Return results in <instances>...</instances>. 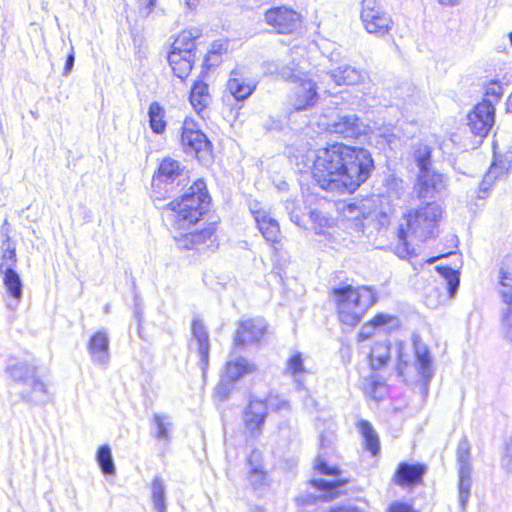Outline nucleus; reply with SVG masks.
Here are the masks:
<instances>
[{"label":"nucleus","mask_w":512,"mask_h":512,"mask_svg":"<svg viewBox=\"0 0 512 512\" xmlns=\"http://www.w3.org/2000/svg\"><path fill=\"white\" fill-rule=\"evenodd\" d=\"M266 417L267 405L264 401L256 398L250 399L243 412V422L252 437H258L261 434Z\"/></svg>","instance_id":"4468645a"},{"label":"nucleus","mask_w":512,"mask_h":512,"mask_svg":"<svg viewBox=\"0 0 512 512\" xmlns=\"http://www.w3.org/2000/svg\"><path fill=\"white\" fill-rule=\"evenodd\" d=\"M390 346L386 342L376 343L370 352V362L373 369L382 368L389 359Z\"/></svg>","instance_id":"58836bf2"},{"label":"nucleus","mask_w":512,"mask_h":512,"mask_svg":"<svg viewBox=\"0 0 512 512\" xmlns=\"http://www.w3.org/2000/svg\"><path fill=\"white\" fill-rule=\"evenodd\" d=\"M408 365V355L404 352L402 344L398 347V360L396 365V371L399 376H404L405 368Z\"/></svg>","instance_id":"13d9d810"},{"label":"nucleus","mask_w":512,"mask_h":512,"mask_svg":"<svg viewBox=\"0 0 512 512\" xmlns=\"http://www.w3.org/2000/svg\"><path fill=\"white\" fill-rule=\"evenodd\" d=\"M181 143L187 154H194L197 157H200V153H208L211 146L207 136L193 120L189 119H186L183 123Z\"/></svg>","instance_id":"9b49d317"},{"label":"nucleus","mask_w":512,"mask_h":512,"mask_svg":"<svg viewBox=\"0 0 512 512\" xmlns=\"http://www.w3.org/2000/svg\"><path fill=\"white\" fill-rule=\"evenodd\" d=\"M468 126L471 132L481 138L492 128L495 120V107L487 103H479L468 114Z\"/></svg>","instance_id":"ddd939ff"},{"label":"nucleus","mask_w":512,"mask_h":512,"mask_svg":"<svg viewBox=\"0 0 512 512\" xmlns=\"http://www.w3.org/2000/svg\"><path fill=\"white\" fill-rule=\"evenodd\" d=\"M151 500L156 512L166 511V486L160 476L154 477L151 483Z\"/></svg>","instance_id":"473e14b6"},{"label":"nucleus","mask_w":512,"mask_h":512,"mask_svg":"<svg viewBox=\"0 0 512 512\" xmlns=\"http://www.w3.org/2000/svg\"><path fill=\"white\" fill-rule=\"evenodd\" d=\"M340 321L348 326L357 325L366 311L375 303L374 291L367 286L354 288L346 285L332 290Z\"/></svg>","instance_id":"7ed1b4c3"},{"label":"nucleus","mask_w":512,"mask_h":512,"mask_svg":"<svg viewBox=\"0 0 512 512\" xmlns=\"http://www.w3.org/2000/svg\"><path fill=\"white\" fill-rule=\"evenodd\" d=\"M149 125L156 134H162L166 129L165 110L156 101L152 102L148 110Z\"/></svg>","instance_id":"f704fd0d"},{"label":"nucleus","mask_w":512,"mask_h":512,"mask_svg":"<svg viewBox=\"0 0 512 512\" xmlns=\"http://www.w3.org/2000/svg\"><path fill=\"white\" fill-rule=\"evenodd\" d=\"M408 236H410V235L407 233L404 225L400 224V226L398 228V232H397V237H398L399 243L395 245L394 252L401 259H406L411 254L410 248H409V245L407 242Z\"/></svg>","instance_id":"49530a36"},{"label":"nucleus","mask_w":512,"mask_h":512,"mask_svg":"<svg viewBox=\"0 0 512 512\" xmlns=\"http://www.w3.org/2000/svg\"><path fill=\"white\" fill-rule=\"evenodd\" d=\"M381 385L380 381L376 378V376L372 375L369 378L365 379L364 382V392L370 397L376 399L377 398V389Z\"/></svg>","instance_id":"4d7b16f0"},{"label":"nucleus","mask_w":512,"mask_h":512,"mask_svg":"<svg viewBox=\"0 0 512 512\" xmlns=\"http://www.w3.org/2000/svg\"><path fill=\"white\" fill-rule=\"evenodd\" d=\"M263 401L267 405V410L270 409L273 412L288 411L290 409L289 401L277 394L270 393Z\"/></svg>","instance_id":"09e8293b"},{"label":"nucleus","mask_w":512,"mask_h":512,"mask_svg":"<svg viewBox=\"0 0 512 512\" xmlns=\"http://www.w3.org/2000/svg\"><path fill=\"white\" fill-rule=\"evenodd\" d=\"M426 470L427 468L424 464L402 462L398 465L395 472L394 482L402 487L415 486L422 482Z\"/></svg>","instance_id":"412c9836"},{"label":"nucleus","mask_w":512,"mask_h":512,"mask_svg":"<svg viewBox=\"0 0 512 512\" xmlns=\"http://www.w3.org/2000/svg\"><path fill=\"white\" fill-rule=\"evenodd\" d=\"M315 467L320 471V473L324 475L339 476L340 474V471L337 467H330L327 465L321 454L317 456Z\"/></svg>","instance_id":"6e6d98bb"},{"label":"nucleus","mask_w":512,"mask_h":512,"mask_svg":"<svg viewBox=\"0 0 512 512\" xmlns=\"http://www.w3.org/2000/svg\"><path fill=\"white\" fill-rule=\"evenodd\" d=\"M347 482V479H337L334 481H328L325 479H313L311 484L318 490L326 492L327 497L332 499L339 494L338 489L344 486Z\"/></svg>","instance_id":"79ce46f5"},{"label":"nucleus","mask_w":512,"mask_h":512,"mask_svg":"<svg viewBox=\"0 0 512 512\" xmlns=\"http://www.w3.org/2000/svg\"><path fill=\"white\" fill-rule=\"evenodd\" d=\"M189 182L188 170L181 163L173 158H164L153 176L152 185L160 186L161 184L187 185Z\"/></svg>","instance_id":"9d476101"},{"label":"nucleus","mask_w":512,"mask_h":512,"mask_svg":"<svg viewBox=\"0 0 512 512\" xmlns=\"http://www.w3.org/2000/svg\"><path fill=\"white\" fill-rule=\"evenodd\" d=\"M366 73L350 65L339 66L334 70L326 72L323 82H334L336 85H355L361 83Z\"/></svg>","instance_id":"aec40b11"},{"label":"nucleus","mask_w":512,"mask_h":512,"mask_svg":"<svg viewBox=\"0 0 512 512\" xmlns=\"http://www.w3.org/2000/svg\"><path fill=\"white\" fill-rule=\"evenodd\" d=\"M255 369L256 368L253 363H250L243 357H239L235 360L227 362L225 374L223 376L235 383L242 376L254 372Z\"/></svg>","instance_id":"cd10ccee"},{"label":"nucleus","mask_w":512,"mask_h":512,"mask_svg":"<svg viewBox=\"0 0 512 512\" xmlns=\"http://www.w3.org/2000/svg\"><path fill=\"white\" fill-rule=\"evenodd\" d=\"M414 353L416 358V369L418 374L424 380L425 385L433 376L432 357L425 343L419 338L413 340Z\"/></svg>","instance_id":"5701e85b"},{"label":"nucleus","mask_w":512,"mask_h":512,"mask_svg":"<svg viewBox=\"0 0 512 512\" xmlns=\"http://www.w3.org/2000/svg\"><path fill=\"white\" fill-rule=\"evenodd\" d=\"M266 328V323L261 318L240 321L234 337V345L243 347L247 342H260L266 333Z\"/></svg>","instance_id":"2eb2a0df"},{"label":"nucleus","mask_w":512,"mask_h":512,"mask_svg":"<svg viewBox=\"0 0 512 512\" xmlns=\"http://www.w3.org/2000/svg\"><path fill=\"white\" fill-rule=\"evenodd\" d=\"M414 159L420 171L430 170L431 149L427 145L419 146L414 152Z\"/></svg>","instance_id":"de8ad7c7"},{"label":"nucleus","mask_w":512,"mask_h":512,"mask_svg":"<svg viewBox=\"0 0 512 512\" xmlns=\"http://www.w3.org/2000/svg\"><path fill=\"white\" fill-rule=\"evenodd\" d=\"M471 446L466 437H463L457 446L456 460L458 471V502L462 511H465L471 496L472 463Z\"/></svg>","instance_id":"423d86ee"},{"label":"nucleus","mask_w":512,"mask_h":512,"mask_svg":"<svg viewBox=\"0 0 512 512\" xmlns=\"http://www.w3.org/2000/svg\"><path fill=\"white\" fill-rule=\"evenodd\" d=\"M195 60V56L186 57L184 54L176 53L175 51H170L168 54V62L175 74L180 79L186 78L192 67Z\"/></svg>","instance_id":"c756f323"},{"label":"nucleus","mask_w":512,"mask_h":512,"mask_svg":"<svg viewBox=\"0 0 512 512\" xmlns=\"http://www.w3.org/2000/svg\"><path fill=\"white\" fill-rule=\"evenodd\" d=\"M190 233L191 236H193V244L196 249L199 245L205 244L207 241H212V238L214 236V229L208 227L200 231H194Z\"/></svg>","instance_id":"864d4df0"},{"label":"nucleus","mask_w":512,"mask_h":512,"mask_svg":"<svg viewBox=\"0 0 512 512\" xmlns=\"http://www.w3.org/2000/svg\"><path fill=\"white\" fill-rule=\"evenodd\" d=\"M512 294V268L501 263L498 272V295L503 298V295Z\"/></svg>","instance_id":"a19ab883"},{"label":"nucleus","mask_w":512,"mask_h":512,"mask_svg":"<svg viewBox=\"0 0 512 512\" xmlns=\"http://www.w3.org/2000/svg\"><path fill=\"white\" fill-rule=\"evenodd\" d=\"M206 183L197 179L181 196L180 200L168 204L170 217L178 229H186L198 222L206 212L209 204Z\"/></svg>","instance_id":"f03ea898"},{"label":"nucleus","mask_w":512,"mask_h":512,"mask_svg":"<svg viewBox=\"0 0 512 512\" xmlns=\"http://www.w3.org/2000/svg\"><path fill=\"white\" fill-rule=\"evenodd\" d=\"M248 475L247 481L255 491H262L269 485L267 472L263 468L262 454L253 450L247 459Z\"/></svg>","instance_id":"f3484780"},{"label":"nucleus","mask_w":512,"mask_h":512,"mask_svg":"<svg viewBox=\"0 0 512 512\" xmlns=\"http://www.w3.org/2000/svg\"><path fill=\"white\" fill-rule=\"evenodd\" d=\"M256 82L240 69H234L227 81V90L237 100L247 99L256 89Z\"/></svg>","instance_id":"dca6fc26"},{"label":"nucleus","mask_w":512,"mask_h":512,"mask_svg":"<svg viewBox=\"0 0 512 512\" xmlns=\"http://www.w3.org/2000/svg\"><path fill=\"white\" fill-rule=\"evenodd\" d=\"M335 436L333 433L329 435L321 434L320 436V448L324 450L326 448H331L334 444Z\"/></svg>","instance_id":"0e129e2a"},{"label":"nucleus","mask_w":512,"mask_h":512,"mask_svg":"<svg viewBox=\"0 0 512 512\" xmlns=\"http://www.w3.org/2000/svg\"><path fill=\"white\" fill-rule=\"evenodd\" d=\"M74 61H75L74 51H73V47H71V52L67 55V58H66L63 75L66 76L71 72V70L73 69V66H74Z\"/></svg>","instance_id":"69168bd1"},{"label":"nucleus","mask_w":512,"mask_h":512,"mask_svg":"<svg viewBox=\"0 0 512 512\" xmlns=\"http://www.w3.org/2000/svg\"><path fill=\"white\" fill-rule=\"evenodd\" d=\"M329 512H362L354 507H337L335 509H331Z\"/></svg>","instance_id":"774afa93"},{"label":"nucleus","mask_w":512,"mask_h":512,"mask_svg":"<svg viewBox=\"0 0 512 512\" xmlns=\"http://www.w3.org/2000/svg\"><path fill=\"white\" fill-rule=\"evenodd\" d=\"M177 241V245L181 249H195L193 244V236H191V233H186L184 235H181L180 237H175Z\"/></svg>","instance_id":"052dcab7"},{"label":"nucleus","mask_w":512,"mask_h":512,"mask_svg":"<svg viewBox=\"0 0 512 512\" xmlns=\"http://www.w3.org/2000/svg\"><path fill=\"white\" fill-rule=\"evenodd\" d=\"M249 209L254 217L255 222L267 212L257 201L251 202L249 204Z\"/></svg>","instance_id":"680f3d73"},{"label":"nucleus","mask_w":512,"mask_h":512,"mask_svg":"<svg viewBox=\"0 0 512 512\" xmlns=\"http://www.w3.org/2000/svg\"><path fill=\"white\" fill-rule=\"evenodd\" d=\"M278 74L295 84L290 96V103L296 111L307 110L317 103L318 92L313 80L296 75L290 69L283 68Z\"/></svg>","instance_id":"0eeeda50"},{"label":"nucleus","mask_w":512,"mask_h":512,"mask_svg":"<svg viewBox=\"0 0 512 512\" xmlns=\"http://www.w3.org/2000/svg\"><path fill=\"white\" fill-rule=\"evenodd\" d=\"M373 169L374 161L367 149L334 143L317 151L313 177L323 190L353 193Z\"/></svg>","instance_id":"f257e3e1"},{"label":"nucleus","mask_w":512,"mask_h":512,"mask_svg":"<svg viewBox=\"0 0 512 512\" xmlns=\"http://www.w3.org/2000/svg\"><path fill=\"white\" fill-rule=\"evenodd\" d=\"M309 218L314 225L315 232L318 234L322 233L324 228L331 227L334 223V219L330 215L317 209L309 211Z\"/></svg>","instance_id":"a18cd8bd"},{"label":"nucleus","mask_w":512,"mask_h":512,"mask_svg":"<svg viewBox=\"0 0 512 512\" xmlns=\"http://www.w3.org/2000/svg\"><path fill=\"white\" fill-rule=\"evenodd\" d=\"M173 422L166 413H154L151 418V435L164 446L171 442Z\"/></svg>","instance_id":"393cba45"},{"label":"nucleus","mask_w":512,"mask_h":512,"mask_svg":"<svg viewBox=\"0 0 512 512\" xmlns=\"http://www.w3.org/2000/svg\"><path fill=\"white\" fill-rule=\"evenodd\" d=\"M211 102L208 85L203 81H196L190 92V103L197 113L204 111Z\"/></svg>","instance_id":"bb28decb"},{"label":"nucleus","mask_w":512,"mask_h":512,"mask_svg":"<svg viewBox=\"0 0 512 512\" xmlns=\"http://www.w3.org/2000/svg\"><path fill=\"white\" fill-rule=\"evenodd\" d=\"M200 36L198 29H189L182 31L174 40L171 51L184 54L186 57L195 56V40Z\"/></svg>","instance_id":"a878e982"},{"label":"nucleus","mask_w":512,"mask_h":512,"mask_svg":"<svg viewBox=\"0 0 512 512\" xmlns=\"http://www.w3.org/2000/svg\"><path fill=\"white\" fill-rule=\"evenodd\" d=\"M139 12L142 16L148 17L156 7L157 0H137Z\"/></svg>","instance_id":"bf43d9fd"},{"label":"nucleus","mask_w":512,"mask_h":512,"mask_svg":"<svg viewBox=\"0 0 512 512\" xmlns=\"http://www.w3.org/2000/svg\"><path fill=\"white\" fill-rule=\"evenodd\" d=\"M97 462L101 471L105 475H112L115 473V465L112 458L111 449L107 445L99 447L96 455Z\"/></svg>","instance_id":"37998d69"},{"label":"nucleus","mask_w":512,"mask_h":512,"mask_svg":"<svg viewBox=\"0 0 512 512\" xmlns=\"http://www.w3.org/2000/svg\"><path fill=\"white\" fill-rule=\"evenodd\" d=\"M447 179L434 170L420 171L415 184V192L421 199H432L446 190Z\"/></svg>","instance_id":"f8f14e48"},{"label":"nucleus","mask_w":512,"mask_h":512,"mask_svg":"<svg viewBox=\"0 0 512 512\" xmlns=\"http://www.w3.org/2000/svg\"><path fill=\"white\" fill-rule=\"evenodd\" d=\"M361 20L366 31L377 37L388 34L393 24L391 17L383 11L377 0L362 1Z\"/></svg>","instance_id":"6e6552de"},{"label":"nucleus","mask_w":512,"mask_h":512,"mask_svg":"<svg viewBox=\"0 0 512 512\" xmlns=\"http://www.w3.org/2000/svg\"><path fill=\"white\" fill-rule=\"evenodd\" d=\"M285 373L292 376L299 385L301 384V379L306 373V369L304 367L303 356L300 352L295 351L287 359Z\"/></svg>","instance_id":"c9c22d12"},{"label":"nucleus","mask_w":512,"mask_h":512,"mask_svg":"<svg viewBox=\"0 0 512 512\" xmlns=\"http://www.w3.org/2000/svg\"><path fill=\"white\" fill-rule=\"evenodd\" d=\"M192 335L199 355V366L205 375L209 364L210 342L209 335L203 322L194 318L192 322Z\"/></svg>","instance_id":"6ab92c4d"},{"label":"nucleus","mask_w":512,"mask_h":512,"mask_svg":"<svg viewBox=\"0 0 512 512\" xmlns=\"http://www.w3.org/2000/svg\"><path fill=\"white\" fill-rule=\"evenodd\" d=\"M380 136L384 139V141L388 145L395 144V142L397 140V137L392 132H390L389 130H386L385 132L381 133Z\"/></svg>","instance_id":"338daca9"},{"label":"nucleus","mask_w":512,"mask_h":512,"mask_svg":"<svg viewBox=\"0 0 512 512\" xmlns=\"http://www.w3.org/2000/svg\"><path fill=\"white\" fill-rule=\"evenodd\" d=\"M385 186L391 197L399 198L405 192L404 181L393 175L386 179Z\"/></svg>","instance_id":"3c124183"},{"label":"nucleus","mask_w":512,"mask_h":512,"mask_svg":"<svg viewBox=\"0 0 512 512\" xmlns=\"http://www.w3.org/2000/svg\"><path fill=\"white\" fill-rule=\"evenodd\" d=\"M357 427L364 439L365 449L368 450L373 456L378 455L380 452L379 437L371 424L366 420H361L358 422Z\"/></svg>","instance_id":"7c9ffc66"},{"label":"nucleus","mask_w":512,"mask_h":512,"mask_svg":"<svg viewBox=\"0 0 512 512\" xmlns=\"http://www.w3.org/2000/svg\"><path fill=\"white\" fill-rule=\"evenodd\" d=\"M264 21L279 34H291L301 24L298 12L287 6H274L264 13Z\"/></svg>","instance_id":"1a4fd4ad"},{"label":"nucleus","mask_w":512,"mask_h":512,"mask_svg":"<svg viewBox=\"0 0 512 512\" xmlns=\"http://www.w3.org/2000/svg\"><path fill=\"white\" fill-rule=\"evenodd\" d=\"M500 301L502 330L504 332L505 338L512 341V294L505 293L503 298H500Z\"/></svg>","instance_id":"2f4dec72"},{"label":"nucleus","mask_w":512,"mask_h":512,"mask_svg":"<svg viewBox=\"0 0 512 512\" xmlns=\"http://www.w3.org/2000/svg\"><path fill=\"white\" fill-rule=\"evenodd\" d=\"M389 512H414L412 507L403 502H394L389 506Z\"/></svg>","instance_id":"e2e57ef3"},{"label":"nucleus","mask_w":512,"mask_h":512,"mask_svg":"<svg viewBox=\"0 0 512 512\" xmlns=\"http://www.w3.org/2000/svg\"><path fill=\"white\" fill-rule=\"evenodd\" d=\"M2 254L0 256V274L11 271L14 269L17 258L15 247L11 244L10 238L7 236L6 240L2 242Z\"/></svg>","instance_id":"e433bc0d"},{"label":"nucleus","mask_w":512,"mask_h":512,"mask_svg":"<svg viewBox=\"0 0 512 512\" xmlns=\"http://www.w3.org/2000/svg\"><path fill=\"white\" fill-rule=\"evenodd\" d=\"M436 270L441 275V277L446 281L447 290L450 297H454L458 291L460 284L459 273L452 269L451 267L446 266H437Z\"/></svg>","instance_id":"ea45409f"},{"label":"nucleus","mask_w":512,"mask_h":512,"mask_svg":"<svg viewBox=\"0 0 512 512\" xmlns=\"http://www.w3.org/2000/svg\"><path fill=\"white\" fill-rule=\"evenodd\" d=\"M285 208L287 212L290 215V219L292 222H294L297 226H303L304 225V215L305 212L300 207V205L297 204L295 200H286L285 202Z\"/></svg>","instance_id":"8fccbe9b"},{"label":"nucleus","mask_w":512,"mask_h":512,"mask_svg":"<svg viewBox=\"0 0 512 512\" xmlns=\"http://www.w3.org/2000/svg\"><path fill=\"white\" fill-rule=\"evenodd\" d=\"M398 325V320L388 314H377L369 323L365 324L360 332L361 339H366L370 336L371 331L375 328H384L388 326L389 329Z\"/></svg>","instance_id":"72a5a7b5"},{"label":"nucleus","mask_w":512,"mask_h":512,"mask_svg":"<svg viewBox=\"0 0 512 512\" xmlns=\"http://www.w3.org/2000/svg\"><path fill=\"white\" fill-rule=\"evenodd\" d=\"M503 95V87L499 80L493 79L485 86L484 99L481 103L491 104L493 107Z\"/></svg>","instance_id":"c03bdc74"},{"label":"nucleus","mask_w":512,"mask_h":512,"mask_svg":"<svg viewBox=\"0 0 512 512\" xmlns=\"http://www.w3.org/2000/svg\"><path fill=\"white\" fill-rule=\"evenodd\" d=\"M3 276V283L11 297L20 300L22 297V281L19 274L15 269L1 274Z\"/></svg>","instance_id":"4c0bfd02"},{"label":"nucleus","mask_w":512,"mask_h":512,"mask_svg":"<svg viewBox=\"0 0 512 512\" xmlns=\"http://www.w3.org/2000/svg\"><path fill=\"white\" fill-rule=\"evenodd\" d=\"M88 351L94 363L106 365L110 359L108 334L103 330L97 331L88 343Z\"/></svg>","instance_id":"b1692460"},{"label":"nucleus","mask_w":512,"mask_h":512,"mask_svg":"<svg viewBox=\"0 0 512 512\" xmlns=\"http://www.w3.org/2000/svg\"><path fill=\"white\" fill-rule=\"evenodd\" d=\"M329 131L343 138H357L365 132V126L355 114L338 116L329 124Z\"/></svg>","instance_id":"a211bd4d"},{"label":"nucleus","mask_w":512,"mask_h":512,"mask_svg":"<svg viewBox=\"0 0 512 512\" xmlns=\"http://www.w3.org/2000/svg\"><path fill=\"white\" fill-rule=\"evenodd\" d=\"M509 168L510 163L499 159L496 153L494 152V161L491 164L489 171L485 174L482 182L480 183L478 198H487L489 191L493 186L495 180L506 175Z\"/></svg>","instance_id":"4be33fe9"},{"label":"nucleus","mask_w":512,"mask_h":512,"mask_svg":"<svg viewBox=\"0 0 512 512\" xmlns=\"http://www.w3.org/2000/svg\"><path fill=\"white\" fill-rule=\"evenodd\" d=\"M233 382L228 380L226 377L222 376L220 382L215 388V394L220 400H225L230 395L232 388H233Z\"/></svg>","instance_id":"5fc2aeb1"},{"label":"nucleus","mask_w":512,"mask_h":512,"mask_svg":"<svg viewBox=\"0 0 512 512\" xmlns=\"http://www.w3.org/2000/svg\"><path fill=\"white\" fill-rule=\"evenodd\" d=\"M6 372L18 385L22 401L30 405H45L51 400L47 385L37 376L34 365L15 362L7 366Z\"/></svg>","instance_id":"20e7f679"},{"label":"nucleus","mask_w":512,"mask_h":512,"mask_svg":"<svg viewBox=\"0 0 512 512\" xmlns=\"http://www.w3.org/2000/svg\"><path fill=\"white\" fill-rule=\"evenodd\" d=\"M442 215V208L436 202L426 203L410 211L403 224L407 233L421 241L434 235L436 225Z\"/></svg>","instance_id":"39448f33"},{"label":"nucleus","mask_w":512,"mask_h":512,"mask_svg":"<svg viewBox=\"0 0 512 512\" xmlns=\"http://www.w3.org/2000/svg\"><path fill=\"white\" fill-rule=\"evenodd\" d=\"M501 467L507 473H512V436L504 443L501 454Z\"/></svg>","instance_id":"603ef678"},{"label":"nucleus","mask_w":512,"mask_h":512,"mask_svg":"<svg viewBox=\"0 0 512 512\" xmlns=\"http://www.w3.org/2000/svg\"><path fill=\"white\" fill-rule=\"evenodd\" d=\"M257 227L267 242L278 243L281 232L276 219L270 216L267 211L256 221Z\"/></svg>","instance_id":"c85d7f7f"}]
</instances>
